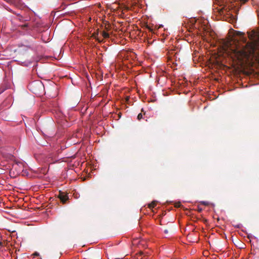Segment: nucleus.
Segmentation results:
<instances>
[{
	"instance_id": "obj_1",
	"label": "nucleus",
	"mask_w": 259,
	"mask_h": 259,
	"mask_svg": "<svg viewBox=\"0 0 259 259\" xmlns=\"http://www.w3.org/2000/svg\"><path fill=\"white\" fill-rule=\"evenodd\" d=\"M234 45L232 46L231 42L227 43L226 46L227 49L232 52L235 56L237 58L247 56L248 54H251L253 51V47H251L250 50H247L244 46H240L238 42H235Z\"/></svg>"
},
{
	"instance_id": "obj_2",
	"label": "nucleus",
	"mask_w": 259,
	"mask_h": 259,
	"mask_svg": "<svg viewBox=\"0 0 259 259\" xmlns=\"http://www.w3.org/2000/svg\"><path fill=\"white\" fill-rule=\"evenodd\" d=\"M19 20L20 22L24 23L18 24L17 23V33L19 32L20 34H24L27 32V31L30 29L28 25V23L24 20L23 17L17 14V20Z\"/></svg>"
},
{
	"instance_id": "obj_3",
	"label": "nucleus",
	"mask_w": 259,
	"mask_h": 259,
	"mask_svg": "<svg viewBox=\"0 0 259 259\" xmlns=\"http://www.w3.org/2000/svg\"><path fill=\"white\" fill-rule=\"evenodd\" d=\"M219 2L220 3L221 6H223V7L219 10L220 13L224 15L227 14L230 10V6H227V4L229 2L232 3V0H219Z\"/></svg>"
},
{
	"instance_id": "obj_4",
	"label": "nucleus",
	"mask_w": 259,
	"mask_h": 259,
	"mask_svg": "<svg viewBox=\"0 0 259 259\" xmlns=\"http://www.w3.org/2000/svg\"><path fill=\"white\" fill-rule=\"evenodd\" d=\"M26 168L27 165L25 163L17 161V174L22 176H27L28 172Z\"/></svg>"
},
{
	"instance_id": "obj_5",
	"label": "nucleus",
	"mask_w": 259,
	"mask_h": 259,
	"mask_svg": "<svg viewBox=\"0 0 259 259\" xmlns=\"http://www.w3.org/2000/svg\"><path fill=\"white\" fill-rule=\"evenodd\" d=\"M58 197L63 203H65L68 199V196L62 192H60Z\"/></svg>"
},
{
	"instance_id": "obj_6",
	"label": "nucleus",
	"mask_w": 259,
	"mask_h": 259,
	"mask_svg": "<svg viewBox=\"0 0 259 259\" xmlns=\"http://www.w3.org/2000/svg\"><path fill=\"white\" fill-rule=\"evenodd\" d=\"M13 240L14 241V244H13V243H11L10 245L12 246H13V248L12 250V255H13V256L14 257L15 259L16 258V257L15 256V253L16 252V247L15 246V239L14 238Z\"/></svg>"
},
{
	"instance_id": "obj_7",
	"label": "nucleus",
	"mask_w": 259,
	"mask_h": 259,
	"mask_svg": "<svg viewBox=\"0 0 259 259\" xmlns=\"http://www.w3.org/2000/svg\"><path fill=\"white\" fill-rule=\"evenodd\" d=\"M102 35L104 38H108L109 37V33L105 31L102 32Z\"/></svg>"
},
{
	"instance_id": "obj_8",
	"label": "nucleus",
	"mask_w": 259,
	"mask_h": 259,
	"mask_svg": "<svg viewBox=\"0 0 259 259\" xmlns=\"http://www.w3.org/2000/svg\"><path fill=\"white\" fill-rule=\"evenodd\" d=\"M156 202L153 201L151 203L149 204L148 207L150 208H153L156 206Z\"/></svg>"
},
{
	"instance_id": "obj_9",
	"label": "nucleus",
	"mask_w": 259,
	"mask_h": 259,
	"mask_svg": "<svg viewBox=\"0 0 259 259\" xmlns=\"http://www.w3.org/2000/svg\"><path fill=\"white\" fill-rule=\"evenodd\" d=\"M17 202H19V203H22L23 202V198L22 197H19L18 195H17Z\"/></svg>"
},
{
	"instance_id": "obj_10",
	"label": "nucleus",
	"mask_w": 259,
	"mask_h": 259,
	"mask_svg": "<svg viewBox=\"0 0 259 259\" xmlns=\"http://www.w3.org/2000/svg\"><path fill=\"white\" fill-rule=\"evenodd\" d=\"M24 47V50H27L29 48V45L28 42H26L25 44L23 45Z\"/></svg>"
},
{
	"instance_id": "obj_11",
	"label": "nucleus",
	"mask_w": 259,
	"mask_h": 259,
	"mask_svg": "<svg viewBox=\"0 0 259 259\" xmlns=\"http://www.w3.org/2000/svg\"><path fill=\"white\" fill-rule=\"evenodd\" d=\"M236 2H238L241 4L245 3L248 0H235Z\"/></svg>"
},
{
	"instance_id": "obj_12",
	"label": "nucleus",
	"mask_w": 259,
	"mask_h": 259,
	"mask_svg": "<svg viewBox=\"0 0 259 259\" xmlns=\"http://www.w3.org/2000/svg\"><path fill=\"white\" fill-rule=\"evenodd\" d=\"M142 117H143V115H142V113H140L138 115L137 118L138 120H140L142 118Z\"/></svg>"
},
{
	"instance_id": "obj_13",
	"label": "nucleus",
	"mask_w": 259,
	"mask_h": 259,
	"mask_svg": "<svg viewBox=\"0 0 259 259\" xmlns=\"http://www.w3.org/2000/svg\"><path fill=\"white\" fill-rule=\"evenodd\" d=\"M201 203L202 204L204 205H208L209 203L207 201H201Z\"/></svg>"
},
{
	"instance_id": "obj_14",
	"label": "nucleus",
	"mask_w": 259,
	"mask_h": 259,
	"mask_svg": "<svg viewBox=\"0 0 259 259\" xmlns=\"http://www.w3.org/2000/svg\"><path fill=\"white\" fill-rule=\"evenodd\" d=\"M181 206V204L180 202L176 203L175 204V207H180Z\"/></svg>"
},
{
	"instance_id": "obj_15",
	"label": "nucleus",
	"mask_w": 259,
	"mask_h": 259,
	"mask_svg": "<svg viewBox=\"0 0 259 259\" xmlns=\"http://www.w3.org/2000/svg\"><path fill=\"white\" fill-rule=\"evenodd\" d=\"M12 218H10V220H12L13 219H15V214L12 215Z\"/></svg>"
},
{
	"instance_id": "obj_16",
	"label": "nucleus",
	"mask_w": 259,
	"mask_h": 259,
	"mask_svg": "<svg viewBox=\"0 0 259 259\" xmlns=\"http://www.w3.org/2000/svg\"><path fill=\"white\" fill-rule=\"evenodd\" d=\"M9 232H11L12 233H15V230H9Z\"/></svg>"
},
{
	"instance_id": "obj_17",
	"label": "nucleus",
	"mask_w": 259,
	"mask_h": 259,
	"mask_svg": "<svg viewBox=\"0 0 259 259\" xmlns=\"http://www.w3.org/2000/svg\"><path fill=\"white\" fill-rule=\"evenodd\" d=\"M105 26H108V27H109V26H110V25L108 24H106L105 25ZM106 29L108 30V28L106 27Z\"/></svg>"
},
{
	"instance_id": "obj_18",
	"label": "nucleus",
	"mask_w": 259,
	"mask_h": 259,
	"mask_svg": "<svg viewBox=\"0 0 259 259\" xmlns=\"http://www.w3.org/2000/svg\"><path fill=\"white\" fill-rule=\"evenodd\" d=\"M168 231L166 229V230H164V233H165L167 234V233H168Z\"/></svg>"
},
{
	"instance_id": "obj_19",
	"label": "nucleus",
	"mask_w": 259,
	"mask_h": 259,
	"mask_svg": "<svg viewBox=\"0 0 259 259\" xmlns=\"http://www.w3.org/2000/svg\"><path fill=\"white\" fill-rule=\"evenodd\" d=\"M34 255L36 256V255H38V253L37 252H35L34 254H33Z\"/></svg>"
},
{
	"instance_id": "obj_20",
	"label": "nucleus",
	"mask_w": 259,
	"mask_h": 259,
	"mask_svg": "<svg viewBox=\"0 0 259 259\" xmlns=\"http://www.w3.org/2000/svg\"><path fill=\"white\" fill-rule=\"evenodd\" d=\"M25 215H21V216L20 217V218H21V219L24 218H25Z\"/></svg>"
},
{
	"instance_id": "obj_21",
	"label": "nucleus",
	"mask_w": 259,
	"mask_h": 259,
	"mask_svg": "<svg viewBox=\"0 0 259 259\" xmlns=\"http://www.w3.org/2000/svg\"><path fill=\"white\" fill-rule=\"evenodd\" d=\"M237 34H238V35H241L242 33H241V32H237Z\"/></svg>"
},
{
	"instance_id": "obj_22",
	"label": "nucleus",
	"mask_w": 259,
	"mask_h": 259,
	"mask_svg": "<svg viewBox=\"0 0 259 259\" xmlns=\"http://www.w3.org/2000/svg\"><path fill=\"white\" fill-rule=\"evenodd\" d=\"M198 211H199V212H201V211H202V209H201V208H199V209H198Z\"/></svg>"
},
{
	"instance_id": "obj_23",
	"label": "nucleus",
	"mask_w": 259,
	"mask_h": 259,
	"mask_svg": "<svg viewBox=\"0 0 259 259\" xmlns=\"http://www.w3.org/2000/svg\"><path fill=\"white\" fill-rule=\"evenodd\" d=\"M235 227L238 228L239 227V225H238V226H236Z\"/></svg>"
},
{
	"instance_id": "obj_24",
	"label": "nucleus",
	"mask_w": 259,
	"mask_h": 259,
	"mask_svg": "<svg viewBox=\"0 0 259 259\" xmlns=\"http://www.w3.org/2000/svg\"><path fill=\"white\" fill-rule=\"evenodd\" d=\"M232 6H234V7H236L235 6H234V4H233V5H231V6L232 7Z\"/></svg>"
},
{
	"instance_id": "obj_25",
	"label": "nucleus",
	"mask_w": 259,
	"mask_h": 259,
	"mask_svg": "<svg viewBox=\"0 0 259 259\" xmlns=\"http://www.w3.org/2000/svg\"><path fill=\"white\" fill-rule=\"evenodd\" d=\"M17 208H18V207H19V204H17Z\"/></svg>"
},
{
	"instance_id": "obj_26",
	"label": "nucleus",
	"mask_w": 259,
	"mask_h": 259,
	"mask_svg": "<svg viewBox=\"0 0 259 259\" xmlns=\"http://www.w3.org/2000/svg\"><path fill=\"white\" fill-rule=\"evenodd\" d=\"M258 16L259 17V14L258 15Z\"/></svg>"
}]
</instances>
